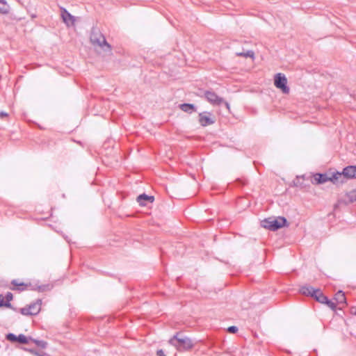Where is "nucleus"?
Listing matches in <instances>:
<instances>
[{
  "mask_svg": "<svg viewBox=\"0 0 356 356\" xmlns=\"http://www.w3.org/2000/svg\"><path fill=\"white\" fill-rule=\"evenodd\" d=\"M6 339L10 342H17V336L13 333H9L6 334Z\"/></svg>",
  "mask_w": 356,
  "mask_h": 356,
  "instance_id": "412c9836",
  "label": "nucleus"
},
{
  "mask_svg": "<svg viewBox=\"0 0 356 356\" xmlns=\"http://www.w3.org/2000/svg\"><path fill=\"white\" fill-rule=\"evenodd\" d=\"M261 225L270 231H276L283 227L288 226L287 220L284 217H271L261 221Z\"/></svg>",
  "mask_w": 356,
  "mask_h": 356,
  "instance_id": "7ed1b4c3",
  "label": "nucleus"
},
{
  "mask_svg": "<svg viewBox=\"0 0 356 356\" xmlns=\"http://www.w3.org/2000/svg\"><path fill=\"white\" fill-rule=\"evenodd\" d=\"M30 340L33 341L36 346L42 348H45L47 346V343L42 340L35 339L30 337Z\"/></svg>",
  "mask_w": 356,
  "mask_h": 356,
  "instance_id": "6ab92c4d",
  "label": "nucleus"
},
{
  "mask_svg": "<svg viewBox=\"0 0 356 356\" xmlns=\"http://www.w3.org/2000/svg\"><path fill=\"white\" fill-rule=\"evenodd\" d=\"M9 11V6L4 0H0V13L6 14Z\"/></svg>",
  "mask_w": 356,
  "mask_h": 356,
  "instance_id": "f3484780",
  "label": "nucleus"
},
{
  "mask_svg": "<svg viewBox=\"0 0 356 356\" xmlns=\"http://www.w3.org/2000/svg\"><path fill=\"white\" fill-rule=\"evenodd\" d=\"M61 17L67 26H73L74 24V17L68 13V11L65 8H61Z\"/></svg>",
  "mask_w": 356,
  "mask_h": 356,
  "instance_id": "1a4fd4ad",
  "label": "nucleus"
},
{
  "mask_svg": "<svg viewBox=\"0 0 356 356\" xmlns=\"http://www.w3.org/2000/svg\"><path fill=\"white\" fill-rule=\"evenodd\" d=\"M324 304L327 305L333 311L336 309V304L328 298H327V301Z\"/></svg>",
  "mask_w": 356,
  "mask_h": 356,
  "instance_id": "5701e85b",
  "label": "nucleus"
},
{
  "mask_svg": "<svg viewBox=\"0 0 356 356\" xmlns=\"http://www.w3.org/2000/svg\"><path fill=\"white\" fill-rule=\"evenodd\" d=\"M12 284L14 286H24V283H18L17 280H14L12 281Z\"/></svg>",
  "mask_w": 356,
  "mask_h": 356,
  "instance_id": "cd10ccee",
  "label": "nucleus"
},
{
  "mask_svg": "<svg viewBox=\"0 0 356 356\" xmlns=\"http://www.w3.org/2000/svg\"><path fill=\"white\" fill-rule=\"evenodd\" d=\"M212 114L209 112H204L199 114V122L203 127L213 124L215 120L211 118Z\"/></svg>",
  "mask_w": 356,
  "mask_h": 356,
  "instance_id": "6e6552de",
  "label": "nucleus"
},
{
  "mask_svg": "<svg viewBox=\"0 0 356 356\" xmlns=\"http://www.w3.org/2000/svg\"><path fill=\"white\" fill-rule=\"evenodd\" d=\"M41 300H37L35 302L32 303L28 306L30 312V315H36L40 312L41 309Z\"/></svg>",
  "mask_w": 356,
  "mask_h": 356,
  "instance_id": "f8f14e48",
  "label": "nucleus"
},
{
  "mask_svg": "<svg viewBox=\"0 0 356 356\" xmlns=\"http://www.w3.org/2000/svg\"><path fill=\"white\" fill-rule=\"evenodd\" d=\"M334 300L338 304L346 303V296L342 291H339L334 296Z\"/></svg>",
  "mask_w": 356,
  "mask_h": 356,
  "instance_id": "dca6fc26",
  "label": "nucleus"
},
{
  "mask_svg": "<svg viewBox=\"0 0 356 356\" xmlns=\"http://www.w3.org/2000/svg\"><path fill=\"white\" fill-rule=\"evenodd\" d=\"M341 178L339 179L340 183H343L346 179L356 178V166L349 165L343 168V172H340Z\"/></svg>",
  "mask_w": 356,
  "mask_h": 356,
  "instance_id": "423d86ee",
  "label": "nucleus"
},
{
  "mask_svg": "<svg viewBox=\"0 0 356 356\" xmlns=\"http://www.w3.org/2000/svg\"><path fill=\"white\" fill-rule=\"evenodd\" d=\"M13 296L10 292H7L6 296L4 297L3 295H0V307H6L8 308H11L12 305L10 303V301L13 300Z\"/></svg>",
  "mask_w": 356,
  "mask_h": 356,
  "instance_id": "9d476101",
  "label": "nucleus"
},
{
  "mask_svg": "<svg viewBox=\"0 0 356 356\" xmlns=\"http://www.w3.org/2000/svg\"><path fill=\"white\" fill-rule=\"evenodd\" d=\"M204 97L213 106H219L224 102V99L218 96L217 94L213 91H204Z\"/></svg>",
  "mask_w": 356,
  "mask_h": 356,
  "instance_id": "0eeeda50",
  "label": "nucleus"
},
{
  "mask_svg": "<svg viewBox=\"0 0 356 356\" xmlns=\"http://www.w3.org/2000/svg\"><path fill=\"white\" fill-rule=\"evenodd\" d=\"M179 108L181 111L189 113L196 111L195 105L192 104H181L179 105Z\"/></svg>",
  "mask_w": 356,
  "mask_h": 356,
  "instance_id": "2eb2a0df",
  "label": "nucleus"
},
{
  "mask_svg": "<svg viewBox=\"0 0 356 356\" xmlns=\"http://www.w3.org/2000/svg\"><path fill=\"white\" fill-rule=\"evenodd\" d=\"M20 313L23 315H25V316H29L30 315V312H29V307H23L20 309Z\"/></svg>",
  "mask_w": 356,
  "mask_h": 356,
  "instance_id": "b1692460",
  "label": "nucleus"
},
{
  "mask_svg": "<svg viewBox=\"0 0 356 356\" xmlns=\"http://www.w3.org/2000/svg\"><path fill=\"white\" fill-rule=\"evenodd\" d=\"M156 355L157 356H165L164 354V352L162 350H158L156 351Z\"/></svg>",
  "mask_w": 356,
  "mask_h": 356,
  "instance_id": "c85d7f7f",
  "label": "nucleus"
},
{
  "mask_svg": "<svg viewBox=\"0 0 356 356\" xmlns=\"http://www.w3.org/2000/svg\"><path fill=\"white\" fill-rule=\"evenodd\" d=\"M154 200V197L152 195H147L145 193L141 194L138 196L137 197V202L140 206H145L146 202H153Z\"/></svg>",
  "mask_w": 356,
  "mask_h": 356,
  "instance_id": "9b49d317",
  "label": "nucleus"
},
{
  "mask_svg": "<svg viewBox=\"0 0 356 356\" xmlns=\"http://www.w3.org/2000/svg\"><path fill=\"white\" fill-rule=\"evenodd\" d=\"M46 289H49V286H48V285H47V286H45V285L40 286L38 287V290H39V291H45V290H46Z\"/></svg>",
  "mask_w": 356,
  "mask_h": 356,
  "instance_id": "bb28decb",
  "label": "nucleus"
},
{
  "mask_svg": "<svg viewBox=\"0 0 356 356\" xmlns=\"http://www.w3.org/2000/svg\"><path fill=\"white\" fill-rule=\"evenodd\" d=\"M8 117V113L5 111H0V118L3 119L4 118Z\"/></svg>",
  "mask_w": 356,
  "mask_h": 356,
  "instance_id": "a878e982",
  "label": "nucleus"
},
{
  "mask_svg": "<svg viewBox=\"0 0 356 356\" xmlns=\"http://www.w3.org/2000/svg\"><path fill=\"white\" fill-rule=\"evenodd\" d=\"M90 40L93 45L101 47L104 51L111 52V47L106 42L104 36L96 29H92L90 33Z\"/></svg>",
  "mask_w": 356,
  "mask_h": 356,
  "instance_id": "f03ea898",
  "label": "nucleus"
},
{
  "mask_svg": "<svg viewBox=\"0 0 356 356\" xmlns=\"http://www.w3.org/2000/svg\"><path fill=\"white\" fill-rule=\"evenodd\" d=\"M225 104V106H226V108L229 110V104L228 102H223Z\"/></svg>",
  "mask_w": 356,
  "mask_h": 356,
  "instance_id": "7c9ffc66",
  "label": "nucleus"
},
{
  "mask_svg": "<svg viewBox=\"0 0 356 356\" xmlns=\"http://www.w3.org/2000/svg\"><path fill=\"white\" fill-rule=\"evenodd\" d=\"M317 289H314V287L309 285H304L300 288V293L302 295L314 297V293H316V290Z\"/></svg>",
  "mask_w": 356,
  "mask_h": 356,
  "instance_id": "ddd939ff",
  "label": "nucleus"
},
{
  "mask_svg": "<svg viewBox=\"0 0 356 356\" xmlns=\"http://www.w3.org/2000/svg\"><path fill=\"white\" fill-rule=\"evenodd\" d=\"M169 343L175 346L179 351H185L193 347V343L188 337H184L177 332L170 340Z\"/></svg>",
  "mask_w": 356,
  "mask_h": 356,
  "instance_id": "f257e3e1",
  "label": "nucleus"
},
{
  "mask_svg": "<svg viewBox=\"0 0 356 356\" xmlns=\"http://www.w3.org/2000/svg\"><path fill=\"white\" fill-rule=\"evenodd\" d=\"M314 181L316 184H324L327 181H330L334 184L339 183V179L341 178L340 172L334 173L332 177H328L326 174L317 173L314 175Z\"/></svg>",
  "mask_w": 356,
  "mask_h": 356,
  "instance_id": "20e7f679",
  "label": "nucleus"
},
{
  "mask_svg": "<svg viewBox=\"0 0 356 356\" xmlns=\"http://www.w3.org/2000/svg\"><path fill=\"white\" fill-rule=\"evenodd\" d=\"M236 55L237 56H243V57H245V58L250 57V58H254V53L253 51L249 50L246 52H236Z\"/></svg>",
  "mask_w": 356,
  "mask_h": 356,
  "instance_id": "a211bd4d",
  "label": "nucleus"
},
{
  "mask_svg": "<svg viewBox=\"0 0 356 356\" xmlns=\"http://www.w3.org/2000/svg\"><path fill=\"white\" fill-rule=\"evenodd\" d=\"M30 337H26L25 335L21 334L17 336V341L21 344H27L29 342Z\"/></svg>",
  "mask_w": 356,
  "mask_h": 356,
  "instance_id": "aec40b11",
  "label": "nucleus"
},
{
  "mask_svg": "<svg viewBox=\"0 0 356 356\" xmlns=\"http://www.w3.org/2000/svg\"><path fill=\"white\" fill-rule=\"evenodd\" d=\"M348 197L350 202L356 201V189L353 190L348 194Z\"/></svg>",
  "mask_w": 356,
  "mask_h": 356,
  "instance_id": "4be33fe9",
  "label": "nucleus"
},
{
  "mask_svg": "<svg viewBox=\"0 0 356 356\" xmlns=\"http://www.w3.org/2000/svg\"><path fill=\"white\" fill-rule=\"evenodd\" d=\"M227 331L229 333H236L238 331V327L236 326H230L227 328Z\"/></svg>",
  "mask_w": 356,
  "mask_h": 356,
  "instance_id": "393cba45",
  "label": "nucleus"
},
{
  "mask_svg": "<svg viewBox=\"0 0 356 356\" xmlns=\"http://www.w3.org/2000/svg\"><path fill=\"white\" fill-rule=\"evenodd\" d=\"M38 356H48L46 353H44V354H42V355H40L38 353H35Z\"/></svg>",
  "mask_w": 356,
  "mask_h": 356,
  "instance_id": "2f4dec72",
  "label": "nucleus"
},
{
  "mask_svg": "<svg viewBox=\"0 0 356 356\" xmlns=\"http://www.w3.org/2000/svg\"><path fill=\"white\" fill-rule=\"evenodd\" d=\"M274 84L277 88H279L284 94H288L290 91L289 88L286 86L287 79L284 74H276L274 78Z\"/></svg>",
  "mask_w": 356,
  "mask_h": 356,
  "instance_id": "39448f33",
  "label": "nucleus"
},
{
  "mask_svg": "<svg viewBox=\"0 0 356 356\" xmlns=\"http://www.w3.org/2000/svg\"><path fill=\"white\" fill-rule=\"evenodd\" d=\"M316 301L318 302H321L322 304H324L325 302L327 301V296H325L321 291L320 289H317L316 290V293L314 295L313 297Z\"/></svg>",
  "mask_w": 356,
  "mask_h": 356,
  "instance_id": "4468645a",
  "label": "nucleus"
},
{
  "mask_svg": "<svg viewBox=\"0 0 356 356\" xmlns=\"http://www.w3.org/2000/svg\"><path fill=\"white\" fill-rule=\"evenodd\" d=\"M351 314L356 315V307H353L351 309Z\"/></svg>",
  "mask_w": 356,
  "mask_h": 356,
  "instance_id": "c756f323",
  "label": "nucleus"
}]
</instances>
